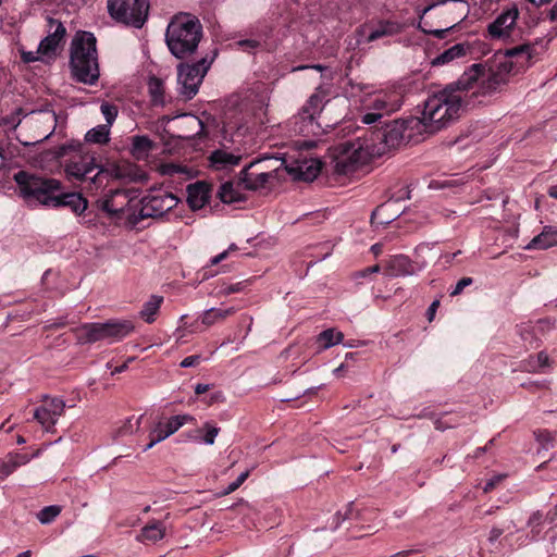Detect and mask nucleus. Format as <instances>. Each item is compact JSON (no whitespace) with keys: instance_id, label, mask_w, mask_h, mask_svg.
Returning <instances> with one entry per match:
<instances>
[{"instance_id":"nucleus-36","label":"nucleus","mask_w":557,"mask_h":557,"mask_svg":"<svg viewBox=\"0 0 557 557\" xmlns=\"http://www.w3.org/2000/svg\"><path fill=\"white\" fill-rule=\"evenodd\" d=\"M140 419H141L140 417L139 418L132 417V418H128L125 421H123V423L121 425H119L113 431V437L115 440H117V438H121V437H124L127 435H132L135 432H137L140 426Z\"/></svg>"},{"instance_id":"nucleus-24","label":"nucleus","mask_w":557,"mask_h":557,"mask_svg":"<svg viewBox=\"0 0 557 557\" xmlns=\"http://www.w3.org/2000/svg\"><path fill=\"white\" fill-rule=\"evenodd\" d=\"M550 39H547L545 42L544 39H540L533 44L519 45L507 50V55L513 58L525 54L527 61L532 62L533 59L537 58V55L547 48Z\"/></svg>"},{"instance_id":"nucleus-18","label":"nucleus","mask_w":557,"mask_h":557,"mask_svg":"<svg viewBox=\"0 0 557 557\" xmlns=\"http://www.w3.org/2000/svg\"><path fill=\"white\" fill-rule=\"evenodd\" d=\"M260 164V161L251 162L249 165L245 166L240 173L239 177L244 184V189L248 190H257L259 188H263L270 182V180L275 178L274 171H253L252 169Z\"/></svg>"},{"instance_id":"nucleus-31","label":"nucleus","mask_w":557,"mask_h":557,"mask_svg":"<svg viewBox=\"0 0 557 557\" xmlns=\"http://www.w3.org/2000/svg\"><path fill=\"white\" fill-rule=\"evenodd\" d=\"M389 268L395 275H410L416 272V267L405 256H394L389 261Z\"/></svg>"},{"instance_id":"nucleus-9","label":"nucleus","mask_w":557,"mask_h":557,"mask_svg":"<svg viewBox=\"0 0 557 557\" xmlns=\"http://www.w3.org/2000/svg\"><path fill=\"white\" fill-rule=\"evenodd\" d=\"M138 191L136 189H114L110 195L100 201V209L111 216L126 218L132 224L138 223V215L135 214L139 208Z\"/></svg>"},{"instance_id":"nucleus-25","label":"nucleus","mask_w":557,"mask_h":557,"mask_svg":"<svg viewBox=\"0 0 557 557\" xmlns=\"http://www.w3.org/2000/svg\"><path fill=\"white\" fill-rule=\"evenodd\" d=\"M209 160L211 166L215 170H227L238 165L242 160V156L228 152L223 149H216L212 151Z\"/></svg>"},{"instance_id":"nucleus-26","label":"nucleus","mask_w":557,"mask_h":557,"mask_svg":"<svg viewBox=\"0 0 557 557\" xmlns=\"http://www.w3.org/2000/svg\"><path fill=\"white\" fill-rule=\"evenodd\" d=\"M236 312L235 307L228 308H210L205 310L200 315V321L206 327L223 323L228 317Z\"/></svg>"},{"instance_id":"nucleus-14","label":"nucleus","mask_w":557,"mask_h":557,"mask_svg":"<svg viewBox=\"0 0 557 557\" xmlns=\"http://www.w3.org/2000/svg\"><path fill=\"white\" fill-rule=\"evenodd\" d=\"M210 67L207 58H201L194 64L181 63L177 66V81L182 85L181 94L187 99H191L199 89L203 77Z\"/></svg>"},{"instance_id":"nucleus-61","label":"nucleus","mask_w":557,"mask_h":557,"mask_svg":"<svg viewBox=\"0 0 557 557\" xmlns=\"http://www.w3.org/2000/svg\"><path fill=\"white\" fill-rule=\"evenodd\" d=\"M460 252H461V251H460V250H458V251L454 252L451 256H449V255H445V256H443L442 258H445V262H450V261H451V259L456 258Z\"/></svg>"},{"instance_id":"nucleus-46","label":"nucleus","mask_w":557,"mask_h":557,"mask_svg":"<svg viewBox=\"0 0 557 557\" xmlns=\"http://www.w3.org/2000/svg\"><path fill=\"white\" fill-rule=\"evenodd\" d=\"M549 364L548 356L541 351L537 354L535 363L531 366L533 371H540L542 368L547 367Z\"/></svg>"},{"instance_id":"nucleus-55","label":"nucleus","mask_w":557,"mask_h":557,"mask_svg":"<svg viewBox=\"0 0 557 557\" xmlns=\"http://www.w3.org/2000/svg\"><path fill=\"white\" fill-rule=\"evenodd\" d=\"M201 432H202V429L195 430L193 432H189L187 434V437L189 441L200 442V441H202V438L200 437Z\"/></svg>"},{"instance_id":"nucleus-37","label":"nucleus","mask_w":557,"mask_h":557,"mask_svg":"<svg viewBox=\"0 0 557 557\" xmlns=\"http://www.w3.org/2000/svg\"><path fill=\"white\" fill-rule=\"evenodd\" d=\"M529 244H557V226H545Z\"/></svg>"},{"instance_id":"nucleus-63","label":"nucleus","mask_w":557,"mask_h":557,"mask_svg":"<svg viewBox=\"0 0 557 557\" xmlns=\"http://www.w3.org/2000/svg\"><path fill=\"white\" fill-rule=\"evenodd\" d=\"M548 195H549L552 198L557 199V185L552 186V187L549 188Z\"/></svg>"},{"instance_id":"nucleus-64","label":"nucleus","mask_w":557,"mask_h":557,"mask_svg":"<svg viewBox=\"0 0 557 557\" xmlns=\"http://www.w3.org/2000/svg\"><path fill=\"white\" fill-rule=\"evenodd\" d=\"M379 270H380V267H379V265H373V267L368 268V269L363 272V274H366V273H374V272H377Z\"/></svg>"},{"instance_id":"nucleus-21","label":"nucleus","mask_w":557,"mask_h":557,"mask_svg":"<svg viewBox=\"0 0 557 557\" xmlns=\"http://www.w3.org/2000/svg\"><path fill=\"white\" fill-rule=\"evenodd\" d=\"M51 25H55L53 33L46 36L38 46L37 53L42 55H49L55 53L60 44L63 41L64 36L66 34V29L61 22H55L54 20H49Z\"/></svg>"},{"instance_id":"nucleus-11","label":"nucleus","mask_w":557,"mask_h":557,"mask_svg":"<svg viewBox=\"0 0 557 557\" xmlns=\"http://www.w3.org/2000/svg\"><path fill=\"white\" fill-rule=\"evenodd\" d=\"M329 94L322 87L309 97L299 112L293 116L294 132L300 135H308L313 132L315 117L321 113L324 104L329 101Z\"/></svg>"},{"instance_id":"nucleus-7","label":"nucleus","mask_w":557,"mask_h":557,"mask_svg":"<svg viewBox=\"0 0 557 557\" xmlns=\"http://www.w3.org/2000/svg\"><path fill=\"white\" fill-rule=\"evenodd\" d=\"M511 71V64L507 61L499 62L488 69L482 64H473L468 72L463 74H475L468 87L467 94L473 101L479 96L491 95L507 84Z\"/></svg>"},{"instance_id":"nucleus-13","label":"nucleus","mask_w":557,"mask_h":557,"mask_svg":"<svg viewBox=\"0 0 557 557\" xmlns=\"http://www.w3.org/2000/svg\"><path fill=\"white\" fill-rule=\"evenodd\" d=\"M403 104V95L398 90L376 92L370 101L369 107L374 112H368L361 115V122L367 125L379 123L383 126L384 114L397 111Z\"/></svg>"},{"instance_id":"nucleus-19","label":"nucleus","mask_w":557,"mask_h":557,"mask_svg":"<svg viewBox=\"0 0 557 557\" xmlns=\"http://www.w3.org/2000/svg\"><path fill=\"white\" fill-rule=\"evenodd\" d=\"M401 212L399 200L391 198L375 208L371 215V224L373 226L392 224Z\"/></svg>"},{"instance_id":"nucleus-34","label":"nucleus","mask_w":557,"mask_h":557,"mask_svg":"<svg viewBox=\"0 0 557 557\" xmlns=\"http://www.w3.org/2000/svg\"><path fill=\"white\" fill-rule=\"evenodd\" d=\"M344 338V334L335 329H327L321 332L318 336V343L322 349H327L334 345L339 344Z\"/></svg>"},{"instance_id":"nucleus-38","label":"nucleus","mask_w":557,"mask_h":557,"mask_svg":"<svg viewBox=\"0 0 557 557\" xmlns=\"http://www.w3.org/2000/svg\"><path fill=\"white\" fill-rule=\"evenodd\" d=\"M322 163L320 161H312L311 164L307 165L306 168L304 165L298 166L299 176L304 181H312L315 178L319 173L321 172Z\"/></svg>"},{"instance_id":"nucleus-35","label":"nucleus","mask_w":557,"mask_h":557,"mask_svg":"<svg viewBox=\"0 0 557 557\" xmlns=\"http://www.w3.org/2000/svg\"><path fill=\"white\" fill-rule=\"evenodd\" d=\"M110 127L109 125H97L89 129L85 135V140L91 144H107L109 141Z\"/></svg>"},{"instance_id":"nucleus-58","label":"nucleus","mask_w":557,"mask_h":557,"mask_svg":"<svg viewBox=\"0 0 557 557\" xmlns=\"http://www.w3.org/2000/svg\"><path fill=\"white\" fill-rule=\"evenodd\" d=\"M208 391H209V385H207V384H197L195 387V393L197 395H201Z\"/></svg>"},{"instance_id":"nucleus-42","label":"nucleus","mask_w":557,"mask_h":557,"mask_svg":"<svg viewBox=\"0 0 557 557\" xmlns=\"http://www.w3.org/2000/svg\"><path fill=\"white\" fill-rule=\"evenodd\" d=\"M100 109H101V113L103 114V116L107 121L106 125H109V127H110L113 124V122L117 115L116 107L104 102L101 104Z\"/></svg>"},{"instance_id":"nucleus-22","label":"nucleus","mask_w":557,"mask_h":557,"mask_svg":"<svg viewBox=\"0 0 557 557\" xmlns=\"http://www.w3.org/2000/svg\"><path fill=\"white\" fill-rule=\"evenodd\" d=\"M243 189L244 184L240 181V177L237 182L227 181L219 186L216 197L221 202L226 205L244 202L246 200V196L243 194Z\"/></svg>"},{"instance_id":"nucleus-52","label":"nucleus","mask_w":557,"mask_h":557,"mask_svg":"<svg viewBox=\"0 0 557 557\" xmlns=\"http://www.w3.org/2000/svg\"><path fill=\"white\" fill-rule=\"evenodd\" d=\"M438 307H440V300L436 299L428 308L426 315H428V320L430 322L433 321V319L435 317V313H436V310H437Z\"/></svg>"},{"instance_id":"nucleus-45","label":"nucleus","mask_w":557,"mask_h":557,"mask_svg":"<svg viewBox=\"0 0 557 557\" xmlns=\"http://www.w3.org/2000/svg\"><path fill=\"white\" fill-rule=\"evenodd\" d=\"M472 284V278L471 277H462L461 280H459L457 282V284L455 285V287L450 290L449 295L451 297H455L459 294L462 293V290L467 287V286H470Z\"/></svg>"},{"instance_id":"nucleus-23","label":"nucleus","mask_w":557,"mask_h":557,"mask_svg":"<svg viewBox=\"0 0 557 557\" xmlns=\"http://www.w3.org/2000/svg\"><path fill=\"white\" fill-rule=\"evenodd\" d=\"M165 524L162 521L152 520L140 530L136 541L144 544L157 543L165 536Z\"/></svg>"},{"instance_id":"nucleus-30","label":"nucleus","mask_w":557,"mask_h":557,"mask_svg":"<svg viewBox=\"0 0 557 557\" xmlns=\"http://www.w3.org/2000/svg\"><path fill=\"white\" fill-rule=\"evenodd\" d=\"M154 147V143L147 136H134L132 138V153L137 159L146 158Z\"/></svg>"},{"instance_id":"nucleus-51","label":"nucleus","mask_w":557,"mask_h":557,"mask_svg":"<svg viewBox=\"0 0 557 557\" xmlns=\"http://www.w3.org/2000/svg\"><path fill=\"white\" fill-rule=\"evenodd\" d=\"M199 359H200V356H198V355L188 356V357H186L185 359L182 360L181 367L182 368L194 367V366L198 364Z\"/></svg>"},{"instance_id":"nucleus-57","label":"nucleus","mask_w":557,"mask_h":557,"mask_svg":"<svg viewBox=\"0 0 557 557\" xmlns=\"http://www.w3.org/2000/svg\"><path fill=\"white\" fill-rule=\"evenodd\" d=\"M500 480V478H497L495 480H490L488 482L485 483L484 487H483V491L485 493H488L490 491H492L494 488V486L496 485V483Z\"/></svg>"},{"instance_id":"nucleus-53","label":"nucleus","mask_w":557,"mask_h":557,"mask_svg":"<svg viewBox=\"0 0 557 557\" xmlns=\"http://www.w3.org/2000/svg\"><path fill=\"white\" fill-rule=\"evenodd\" d=\"M21 58L24 63H33L38 60V57L35 54V52L32 51H22Z\"/></svg>"},{"instance_id":"nucleus-2","label":"nucleus","mask_w":557,"mask_h":557,"mask_svg":"<svg viewBox=\"0 0 557 557\" xmlns=\"http://www.w3.org/2000/svg\"><path fill=\"white\" fill-rule=\"evenodd\" d=\"M16 193L29 207L66 208L82 214L88 201L79 193L69 191L60 180L21 170L13 175Z\"/></svg>"},{"instance_id":"nucleus-47","label":"nucleus","mask_w":557,"mask_h":557,"mask_svg":"<svg viewBox=\"0 0 557 557\" xmlns=\"http://www.w3.org/2000/svg\"><path fill=\"white\" fill-rule=\"evenodd\" d=\"M237 250V246H230L228 249L224 250L223 252L216 255L210 260V265H215L220 263L221 261L228 258V256Z\"/></svg>"},{"instance_id":"nucleus-20","label":"nucleus","mask_w":557,"mask_h":557,"mask_svg":"<svg viewBox=\"0 0 557 557\" xmlns=\"http://www.w3.org/2000/svg\"><path fill=\"white\" fill-rule=\"evenodd\" d=\"M212 185L206 181H197L187 186V202L193 210H200L210 205Z\"/></svg>"},{"instance_id":"nucleus-15","label":"nucleus","mask_w":557,"mask_h":557,"mask_svg":"<svg viewBox=\"0 0 557 557\" xmlns=\"http://www.w3.org/2000/svg\"><path fill=\"white\" fill-rule=\"evenodd\" d=\"M195 421V418L190 414L161 417L150 429L149 443L143 448V451L149 450L156 444L176 433L182 426Z\"/></svg>"},{"instance_id":"nucleus-4","label":"nucleus","mask_w":557,"mask_h":557,"mask_svg":"<svg viewBox=\"0 0 557 557\" xmlns=\"http://www.w3.org/2000/svg\"><path fill=\"white\" fill-rule=\"evenodd\" d=\"M74 153L65 161V174L70 181L86 184L89 191H98L106 187L110 181L122 176L119 166L112 164L103 166L96 162V158L82 150V144L63 145L59 148L58 157L64 158L69 151Z\"/></svg>"},{"instance_id":"nucleus-27","label":"nucleus","mask_w":557,"mask_h":557,"mask_svg":"<svg viewBox=\"0 0 557 557\" xmlns=\"http://www.w3.org/2000/svg\"><path fill=\"white\" fill-rule=\"evenodd\" d=\"M403 25L397 21L383 20L380 21L377 26L369 34L368 42L375 41L382 37L393 36L399 34Z\"/></svg>"},{"instance_id":"nucleus-49","label":"nucleus","mask_w":557,"mask_h":557,"mask_svg":"<svg viewBox=\"0 0 557 557\" xmlns=\"http://www.w3.org/2000/svg\"><path fill=\"white\" fill-rule=\"evenodd\" d=\"M237 45L245 51H251L260 46V41L256 39H244L239 40Z\"/></svg>"},{"instance_id":"nucleus-32","label":"nucleus","mask_w":557,"mask_h":557,"mask_svg":"<svg viewBox=\"0 0 557 557\" xmlns=\"http://www.w3.org/2000/svg\"><path fill=\"white\" fill-rule=\"evenodd\" d=\"M149 95L153 106L165 104V91L162 79L158 77H151L148 82Z\"/></svg>"},{"instance_id":"nucleus-29","label":"nucleus","mask_w":557,"mask_h":557,"mask_svg":"<svg viewBox=\"0 0 557 557\" xmlns=\"http://www.w3.org/2000/svg\"><path fill=\"white\" fill-rule=\"evenodd\" d=\"M163 302V297L159 295H152L150 298L143 305V308L139 312L140 318L147 322L152 323L156 321V317L159 312V309Z\"/></svg>"},{"instance_id":"nucleus-44","label":"nucleus","mask_w":557,"mask_h":557,"mask_svg":"<svg viewBox=\"0 0 557 557\" xmlns=\"http://www.w3.org/2000/svg\"><path fill=\"white\" fill-rule=\"evenodd\" d=\"M244 289V283L239 282L236 284L222 285L219 295L228 296L231 294L239 293Z\"/></svg>"},{"instance_id":"nucleus-48","label":"nucleus","mask_w":557,"mask_h":557,"mask_svg":"<svg viewBox=\"0 0 557 557\" xmlns=\"http://www.w3.org/2000/svg\"><path fill=\"white\" fill-rule=\"evenodd\" d=\"M455 28V26H451V27H448V28H445V29H431V30H428V29H424L422 28V32L425 33V34H429V35H432L438 39H445L447 37V35Z\"/></svg>"},{"instance_id":"nucleus-56","label":"nucleus","mask_w":557,"mask_h":557,"mask_svg":"<svg viewBox=\"0 0 557 557\" xmlns=\"http://www.w3.org/2000/svg\"><path fill=\"white\" fill-rule=\"evenodd\" d=\"M542 520V516L539 512L533 513L529 519L530 525H540Z\"/></svg>"},{"instance_id":"nucleus-60","label":"nucleus","mask_w":557,"mask_h":557,"mask_svg":"<svg viewBox=\"0 0 557 557\" xmlns=\"http://www.w3.org/2000/svg\"><path fill=\"white\" fill-rule=\"evenodd\" d=\"M127 369V363H123L119 367H116L113 371H112V374H115V373H121L123 372L124 370Z\"/></svg>"},{"instance_id":"nucleus-40","label":"nucleus","mask_w":557,"mask_h":557,"mask_svg":"<svg viewBox=\"0 0 557 557\" xmlns=\"http://www.w3.org/2000/svg\"><path fill=\"white\" fill-rule=\"evenodd\" d=\"M15 470L16 463L12 461L10 455H7L4 458L0 459V482L5 480Z\"/></svg>"},{"instance_id":"nucleus-43","label":"nucleus","mask_w":557,"mask_h":557,"mask_svg":"<svg viewBox=\"0 0 557 557\" xmlns=\"http://www.w3.org/2000/svg\"><path fill=\"white\" fill-rule=\"evenodd\" d=\"M249 476V470L240 473L238 478L228 484V486L221 493V495H228L233 492H235Z\"/></svg>"},{"instance_id":"nucleus-39","label":"nucleus","mask_w":557,"mask_h":557,"mask_svg":"<svg viewBox=\"0 0 557 557\" xmlns=\"http://www.w3.org/2000/svg\"><path fill=\"white\" fill-rule=\"evenodd\" d=\"M60 512H61L60 506H57V505L47 506V507L42 508L37 513V519L42 524H48V523L52 522L60 515Z\"/></svg>"},{"instance_id":"nucleus-5","label":"nucleus","mask_w":557,"mask_h":557,"mask_svg":"<svg viewBox=\"0 0 557 557\" xmlns=\"http://www.w3.org/2000/svg\"><path fill=\"white\" fill-rule=\"evenodd\" d=\"M202 37V25L190 14L175 15L166 27L165 42L170 52L177 59L193 54Z\"/></svg>"},{"instance_id":"nucleus-33","label":"nucleus","mask_w":557,"mask_h":557,"mask_svg":"<svg viewBox=\"0 0 557 557\" xmlns=\"http://www.w3.org/2000/svg\"><path fill=\"white\" fill-rule=\"evenodd\" d=\"M361 518V515H360V511L358 509H356V506L354 503H349L348 505H346L344 511L339 510L337 511L334 517H333V522L332 524L330 525V529L332 531H335L343 521L347 520V519H360Z\"/></svg>"},{"instance_id":"nucleus-54","label":"nucleus","mask_w":557,"mask_h":557,"mask_svg":"<svg viewBox=\"0 0 557 557\" xmlns=\"http://www.w3.org/2000/svg\"><path fill=\"white\" fill-rule=\"evenodd\" d=\"M502 534H503V530H502V529H499V528H493V529L491 530V532H490L488 541H490L491 543H494V542H496V541L499 539V536H500Z\"/></svg>"},{"instance_id":"nucleus-50","label":"nucleus","mask_w":557,"mask_h":557,"mask_svg":"<svg viewBox=\"0 0 557 557\" xmlns=\"http://www.w3.org/2000/svg\"><path fill=\"white\" fill-rule=\"evenodd\" d=\"M12 461L14 463H16V469L23 465H26L29 462L30 460V457L28 455H25V454H18V453H15V454H9Z\"/></svg>"},{"instance_id":"nucleus-59","label":"nucleus","mask_w":557,"mask_h":557,"mask_svg":"<svg viewBox=\"0 0 557 557\" xmlns=\"http://www.w3.org/2000/svg\"><path fill=\"white\" fill-rule=\"evenodd\" d=\"M549 17L552 21H557V4H555L550 12H549Z\"/></svg>"},{"instance_id":"nucleus-12","label":"nucleus","mask_w":557,"mask_h":557,"mask_svg":"<svg viewBox=\"0 0 557 557\" xmlns=\"http://www.w3.org/2000/svg\"><path fill=\"white\" fill-rule=\"evenodd\" d=\"M177 201L178 199L172 193L163 189L150 190L139 200L138 221L148 218H162L176 207Z\"/></svg>"},{"instance_id":"nucleus-41","label":"nucleus","mask_w":557,"mask_h":557,"mask_svg":"<svg viewBox=\"0 0 557 557\" xmlns=\"http://www.w3.org/2000/svg\"><path fill=\"white\" fill-rule=\"evenodd\" d=\"M202 431L206 432L205 436L202 437V442L207 445H213L220 429L210 424L209 422H206L202 426Z\"/></svg>"},{"instance_id":"nucleus-62","label":"nucleus","mask_w":557,"mask_h":557,"mask_svg":"<svg viewBox=\"0 0 557 557\" xmlns=\"http://www.w3.org/2000/svg\"><path fill=\"white\" fill-rule=\"evenodd\" d=\"M233 508L235 507H245V508H249V504L247 502H245L244 499H240L238 503L234 504L232 506Z\"/></svg>"},{"instance_id":"nucleus-8","label":"nucleus","mask_w":557,"mask_h":557,"mask_svg":"<svg viewBox=\"0 0 557 557\" xmlns=\"http://www.w3.org/2000/svg\"><path fill=\"white\" fill-rule=\"evenodd\" d=\"M129 320H109L103 323H85L74 330L79 344H91L100 341L120 342L134 331Z\"/></svg>"},{"instance_id":"nucleus-16","label":"nucleus","mask_w":557,"mask_h":557,"mask_svg":"<svg viewBox=\"0 0 557 557\" xmlns=\"http://www.w3.org/2000/svg\"><path fill=\"white\" fill-rule=\"evenodd\" d=\"M519 16L517 8H510L503 11L487 26V33L491 39H507L512 36V32Z\"/></svg>"},{"instance_id":"nucleus-1","label":"nucleus","mask_w":557,"mask_h":557,"mask_svg":"<svg viewBox=\"0 0 557 557\" xmlns=\"http://www.w3.org/2000/svg\"><path fill=\"white\" fill-rule=\"evenodd\" d=\"M422 122L418 116L404 120L384 121L383 126L358 128L354 139L341 144L342 156L336 160L335 170L347 175L372 158L384 154L389 149L421 140Z\"/></svg>"},{"instance_id":"nucleus-6","label":"nucleus","mask_w":557,"mask_h":557,"mask_svg":"<svg viewBox=\"0 0 557 557\" xmlns=\"http://www.w3.org/2000/svg\"><path fill=\"white\" fill-rule=\"evenodd\" d=\"M70 65L77 82L94 85L99 78L97 39L90 32H78L71 48Z\"/></svg>"},{"instance_id":"nucleus-28","label":"nucleus","mask_w":557,"mask_h":557,"mask_svg":"<svg viewBox=\"0 0 557 557\" xmlns=\"http://www.w3.org/2000/svg\"><path fill=\"white\" fill-rule=\"evenodd\" d=\"M467 45L462 42L455 44L454 46L449 47L448 49L440 53L436 58H434L432 60V65L438 66L448 64L449 62L456 59L465 57L467 54Z\"/></svg>"},{"instance_id":"nucleus-17","label":"nucleus","mask_w":557,"mask_h":557,"mask_svg":"<svg viewBox=\"0 0 557 557\" xmlns=\"http://www.w3.org/2000/svg\"><path fill=\"white\" fill-rule=\"evenodd\" d=\"M65 404L60 398L46 399L34 412V419L46 430L51 431L64 412Z\"/></svg>"},{"instance_id":"nucleus-3","label":"nucleus","mask_w":557,"mask_h":557,"mask_svg":"<svg viewBox=\"0 0 557 557\" xmlns=\"http://www.w3.org/2000/svg\"><path fill=\"white\" fill-rule=\"evenodd\" d=\"M475 74H462L457 82L447 84L444 88L434 91L424 101L421 132L434 134L458 120L461 112L469 106H474L467 90Z\"/></svg>"},{"instance_id":"nucleus-10","label":"nucleus","mask_w":557,"mask_h":557,"mask_svg":"<svg viewBox=\"0 0 557 557\" xmlns=\"http://www.w3.org/2000/svg\"><path fill=\"white\" fill-rule=\"evenodd\" d=\"M109 15L117 23L140 28L148 15V0H108Z\"/></svg>"}]
</instances>
